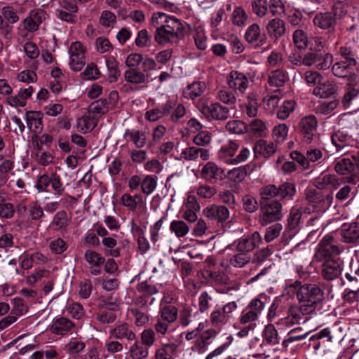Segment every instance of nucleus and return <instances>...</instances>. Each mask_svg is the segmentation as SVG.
I'll use <instances>...</instances> for the list:
<instances>
[{
	"instance_id": "1",
	"label": "nucleus",
	"mask_w": 359,
	"mask_h": 359,
	"mask_svg": "<svg viewBox=\"0 0 359 359\" xmlns=\"http://www.w3.org/2000/svg\"><path fill=\"white\" fill-rule=\"evenodd\" d=\"M299 304L305 306L312 313L322 309V303L325 299L323 289L315 283H305L300 287L297 294Z\"/></svg>"
},
{
	"instance_id": "2",
	"label": "nucleus",
	"mask_w": 359,
	"mask_h": 359,
	"mask_svg": "<svg viewBox=\"0 0 359 359\" xmlns=\"http://www.w3.org/2000/svg\"><path fill=\"white\" fill-rule=\"evenodd\" d=\"M341 253L337 241L331 233L326 234L319 242L316 250L314 258L317 262L334 259Z\"/></svg>"
},
{
	"instance_id": "3",
	"label": "nucleus",
	"mask_w": 359,
	"mask_h": 359,
	"mask_svg": "<svg viewBox=\"0 0 359 359\" xmlns=\"http://www.w3.org/2000/svg\"><path fill=\"white\" fill-rule=\"evenodd\" d=\"M259 222L262 226H266L276 222L283 217L282 204L278 200H273L268 203H261Z\"/></svg>"
},
{
	"instance_id": "4",
	"label": "nucleus",
	"mask_w": 359,
	"mask_h": 359,
	"mask_svg": "<svg viewBox=\"0 0 359 359\" xmlns=\"http://www.w3.org/2000/svg\"><path fill=\"white\" fill-rule=\"evenodd\" d=\"M199 111L208 119L226 120L229 116V108L218 102L208 104L206 100H201L197 104Z\"/></svg>"
},
{
	"instance_id": "5",
	"label": "nucleus",
	"mask_w": 359,
	"mask_h": 359,
	"mask_svg": "<svg viewBox=\"0 0 359 359\" xmlns=\"http://www.w3.org/2000/svg\"><path fill=\"white\" fill-rule=\"evenodd\" d=\"M338 12L330 11L320 12L313 18V25L327 34H334L337 25Z\"/></svg>"
},
{
	"instance_id": "6",
	"label": "nucleus",
	"mask_w": 359,
	"mask_h": 359,
	"mask_svg": "<svg viewBox=\"0 0 359 359\" xmlns=\"http://www.w3.org/2000/svg\"><path fill=\"white\" fill-rule=\"evenodd\" d=\"M318 121L314 115H309L302 118L299 123V131L302 141L311 144L319 140V135L316 133Z\"/></svg>"
},
{
	"instance_id": "7",
	"label": "nucleus",
	"mask_w": 359,
	"mask_h": 359,
	"mask_svg": "<svg viewBox=\"0 0 359 359\" xmlns=\"http://www.w3.org/2000/svg\"><path fill=\"white\" fill-rule=\"evenodd\" d=\"M306 200L312 205L318 212H325L332 204L333 196L325 194L315 189H309L305 191Z\"/></svg>"
},
{
	"instance_id": "8",
	"label": "nucleus",
	"mask_w": 359,
	"mask_h": 359,
	"mask_svg": "<svg viewBox=\"0 0 359 359\" xmlns=\"http://www.w3.org/2000/svg\"><path fill=\"white\" fill-rule=\"evenodd\" d=\"M334 170L341 175H348L345 182L356 184L359 182V172H356L353 159L351 158H339L334 161Z\"/></svg>"
},
{
	"instance_id": "9",
	"label": "nucleus",
	"mask_w": 359,
	"mask_h": 359,
	"mask_svg": "<svg viewBox=\"0 0 359 359\" xmlns=\"http://www.w3.org/2000/svg\"><path fill=\"white\" fill-rule=\"evenodd\" d=\"M294 161H297L304 169H309L311 163H315L323 158L322 151L316 148H309L306 155L297 151H292L290 154Z\"/></svg>"
},
{
	"instance_id": "10",
	"label": "nucleus",
	"mask_w": 359,
	"mask_h": 359,
	"mask_svg": "<svg viewBox=\"0 0 359 359\" xmlns=\"http://www.w3.org/2000/svg\"><path fill=\"white\" fill-rule=\"evenodd\" d=\"M46 18L47 13L44 10L35 8L29 11L28 15L20 22V24L29 32L34 34L39 29L40 25Z\"/></svg>"
},
{
	"instance_id": "11",
	"label": "nucleus",
	"mask_w": 359,
	"mask_h": 359,
	"mask_svg": "<svg viewBox=\"0 0 359 359\" xmlns=\"http://www.w3.org/2000/svg\"><path fill=\"white\" fill-rule=\"evenodd\" d=\"M358 66L338 60L332 66V72L336 77L346 79L347 81L359 79V75L355 73Z\"/></svg>"
},
{
	"instance_id": "12",
	"label": "nucleus",
	"mask_w": 359,
	"mask_h": 359,
	"mask_svg": "<svg viewBox=\"0 0 359 359\" xmlns=\"http://www.w3.org/2000/svg\"><path fill=\"white\" fill-rule=\"evenodd\" d=\"M309 332H304L302 327H297L289 331L282 341V347L284 350H293L300 344L309 335Z\"/></svg>"
},
{
	"instance_id": "13",
	"label": "nucleus",
	"mask_w": 359,
	"mask_h": 359,
	"mask_svg": "<svg viewBox=\"0 0 359 359\" xmlns=\"http://www.w3.org/2000/svg\"><path fill=\"white\" fill-rule=\"evenodd\" d=\"M109 335L111 339L120 341L126 339L132 341L137 339V334L127 323H121L110 328Z\"/></svg>"
},
{
	"instance_id": "14",
	"label": "nucleus",
	"mask_w": 359,
	"mask_h": 359,
	"mask_svg": "<svg viewBox=\"0 0 359 359\" xmlns=\"http://www.w3.org/2000/svg\"><path fill=\"white\" fill-rule=\"evenodd\" d=\"M163 110L165 116L168 117L174 123H177L186 114V109L184 104L178 102L175 99L168 100L165 103L163 104Z\"/></svg>"
},
{
	"instance_id": "15",
	"label": "nucleus",
	"mask_w": 359,
	"mask_h": 359,
	"mask_svg": "<svg viewBox=\"0 0 359 359\" xmlns=\"http://www.w3.org/2000/svg\"><path fill=\"white\" fill-rule=\"evenodd\" d=\"M228 85L237 95H243L249 86V81L246 75L238 71L231 72L228 78Z\"/></svg>"
},
{
	"instance_id": "16",
	"label": "nucleus",
	"mask_w": 359,
	"mask_h": 359,
	"mask_svg": "<svg viewBox=\"0 0 359 359\" xmlns=\"http://www.w3.org/2000/svg\"><path fill=\"white\" fill-rule=\"evenodd\" d=\"M341 263L334 259H328L323 261L321 265V276L326 280H333L341 273Z\"/></svg>"
},
{
	"instance_id": "17",
	"label": "nucleus",
	"mask_w": 359,
	"mask_h": 359,
	"mask_svg": "<svg viewBox=\"0 0 359 359\" xmlns=\"http://www.w3.org/2000/svg\"><path fill=\"white\" fill-rule=\"evenodd\" d=\"M201 175L203 179L209 182L220 181L226 177L224 170L211 161L203 167Z\"/></svg>"
},
{
	"instance_id": "18",
	"label": "nucleus",
	"mask_w": 359,
	"mask_h": 359,
	"mask_svg": "<svg viewBox=\"0 0 359 359\" xmlns=\"http://www.w3.org/2000/svg\"><path fill=\"white\" fill-rule=\"evenodd\" d=\"M359 96V79L347 81L345 85V93L342 97L341 103L345 109H349L353 102Z\"/></svg>"
},
{
	"instance_id": "19",
	"label": "nucleus",
	"mask_w": 359,
	"mask_h": 359,
	"mask_svg": "<svg viewBox=\"0 0 359 359\" xmlns=\"http://www.w3.org/2000/svg\"><path fill=\"white\" fill-rule=\"evenodd\" d=\"M203 215L210 219L223 224L229 218V210L224 205H212L203 210Z\"/></svg>"
},
{
	"instance_id": "20",
	"label": "nucleus",
	"mask_w": 359,
	"mask_h": 359,
	"mask_svg": "<svg viewBox=\"0 0 359 359\" xmlns=\"http://www.w3.org/2000/svg\"><path fill=\"white\" fill-rule=\"evenodd\" d=\"M34 93V88L29 86L25 88H20L17 95L6 97L5 102L11 107H24L27 104V100Z\"/></svg>"
},
{
	"instance_id": "21",
	"label": "nucleus",
	"mask_w": 359,
	"mask_h": 359,
	"mask_svg": "<svg viewBox=\"0 0 359 359\" xmlns=\"http://www.w3.org/2000/svg\"><path fill=\"white\" fill-rule=\"evenodd\" d=\"M75 327V324L71 320L65 317L55 318L50 327V331L55 334L64 336L72 333Z\"/></svg>"
},
{
	"instance_id": "22",
	"label": "nucleus",
	"mask_w": 359,
	"mask_h": 359,
	"mask_svg": "<svg viewBox=\"0 0 359 359\" xmlns=\"http://www.w3.org/2000/svg\"><path fill=\"white\" fill-rule=\"evenodd\" d=\"M337 60L358 66V55L355 48L348 43L341 46L336 53Z\"/></svg>"
},
{
	"instance_id": "23",
	"label": "nucleus",
	"mask_w": 359,
	"mask_h": 359,
	"mask_svg": "<svg viewBox=\"0 0 359 359\" xmlns=\"http://www.w3.org/2000/svg\"><path fill=\"white\" fill-rule=\"evenodd\" d=\"M136 290L141 294V295L137 298V302L142 306L147 304V297L156 294L159 292L158 286L151 284L147 280L139 283L136 286Z\"/></svg>"
},
{
	"instance_id": "24",
	"label": "nucleus",
	"mask_w": 359,
	"mask_h": 359,
	"mask_svg": "<svg viewBox=\"0 0 359 359\" xmlns=\"http://www.w3.org/2000/svg\"><path fill=\"white\" fill-rule=\"evenodd\" d=\"M262 243V237L258 231H255L250 237L240 239L236 245L237 252L249 254Z\"/></svg>"
},
{
	"instance_id": "25",
	"label": "nucleus",
	"mask_w": 359,
	"mask_h": 359,
	"mask_svg": "<svg viewBox=\"0 0 359 359\" xmlns=\"http://www.w3.org/2000/svg\"><path fill=\"white\" fill-rule=\"evenodd\" d=\"M245 38L249 43L254 45L256 48L262 46L266 41L265 34H261L260 27L257 23H253L248 27Z\"/></svg>"
},
{
	"instance_id": "26",
	"label": "nucleus",
	"mask_w": 359,
	"mask_h": 359,
	"mask_svg": "<svg viewBox=\"0 0 359 359\" xmlns=\"http://www.w3.org/2000/svg\"><path fill=\"white\" fill-rule=\"evenodd\" d=\"M341 241L346 243H355L359 242V224H344L339 231Z\"/></svg>"
},
{
	"instance_id": "27",
	"label": "nucleus",
	"mask_w": 359,
	"mask_h": 359,
	"mask_svg": "<svg viewBox=\"0 0 359 359\" xmlns=\"http://www.w3.org/2000/svg\"><path fill=\"white\" fill-rule=\"evenodd\" d=\"M43 114L40 111H29L25 114L27 125L31 133L40 134L43 128Z\"/></svg>"
},
{
	"instance_id": "28",
	"label": "nucleus",
	"mask_w": 359,
	"mask_h": 359,
	"mask_svg": "<svg viewBox=\"0 0 359 359\" xmlns=\"http://www.w3.org/2000/svg\"><path fill=\"white\" fill-rule=\"evenodd\" d=\"M266 29L270 38L277 41L285 34V23L283 20L276 18L269 21Z\"/></svg>"
},
{
	"instance_id": "29",
	"label": "nucleus",
	"mask_w": 359,
	"mask_h": 359,
	"mask_svg": "<svg viewBox=\"0 0 359 359\" xmlns=\"http://www.w3.org/2000/svg\"><path fill=\"white\" fill-rule=\"evenodd\" d=\"M351 140L352 136L346 128H341L335 130L331 135L332 143L335 146L337 151L349 144Z\"/></svg>"
},
{
	"instance_id": "30",
	"label": "nucleus",
	"mask_w": 359,
	"mask_h": 359,
	"mask_svg": "<svg viewBox=\"0 0 359 359\" xmlns=\"http://www.w3.org/2000/svg\"><path fill=\"white\" fill-rule=\"evenodd\" d=\"M238 149V144L236 142H230L221 147L218 151V158L226 164H235L233 158Z\"/></svg>"
},
{
	"instance_id": "31",
	"label": "nucleus",
	"mask_w": 359,
	"mask_h": 359,
	"mask_svg": "<svg viewBox=\"0 0 359 359\" xmlns=\"http://www.w3.org/2000/svg\"><path fill=\"white\" fill-rule=\"evenodd\" d=\"M124 137L127 141L132 142L137 148L141 149L147 144V133L143 130L127 129Z\"/></svg>"
},
{
	"instance_id": "32",
	"label": "nucleus",
	"mask_w": 359,
	"mask_h": 359,
	"mask_svg": "<svg viewBox=\"0 0 359 359\" xmlns=\"http://www.w3.org/2000/svg\"><path fill=\"white\" fill-rule=\"evenodd\" d=\"M325 339L327 342H332L333 340V336L331 335V332L328 327L324 328L310 337L309 346L316 351L319 350L321 346V340ZM324 342L323 341V344H324Z\"/></svg>"
},
{
	"instance_id": "33",
	"label": "nucleus",
	"mask_w": 359,
	"mask_h": 359,
	"mask_svg": "<svg viewBox=\"0 0 359 359\" xmlns=\"http://www.w3.org/2000/svg\"><path fill=\"white\" fill-rule=\"evenodd\" d=\"M121 204L130 212H135L137 208L142 206L144 203L143 197L140 194L130 195L128 193H124L121 197Z\"/></svg>"
},
{
	"instance_id": "34",
	"label": "nucleus",
	"mask_w": 359,
	"mask_h": 359,
	"mask_svg": "<svg viewBox=\"0 0 359 359\" xmlns=\"http://www.w3.org/2000/svg\"><path fill=\"white\" fill-rule=\"evenodd\" d=\"M253 150L255 156L259 154L264 158H269L276 153L277 147L273 142L259 140L256 142Z\"/></svg>"
},
{
	"instance_id": "35",
	"label": "nucleus",
	"mask_w": 359,
	"mask_h": 359,
	"mask_svg": "<svg viewBox=\"0 0 359 359\" xmlns=\"http://www.w3.org/2000/svg\"><path fill=\"white\" fill-rule=\"evenodd\" d=\"M165 27L172 33L179 40L184 36V27L182 21L172 15H167Z\"/></svg>"
},
{
	"instance_id": "36",
	"label": "nucleus",
	"mask_w": 359,
	"mask_h": 359,
	"mask_svg": "<svg viewBox=\"0 0 359 359\" xmlns=\"http://www.w3.org/2000/svg\"><path fill=\"white\" fill-rule=\"evenodd\" d=\"M154 40L159 45L165 46L168 43H175L179 39L163 25L156 29Z\"/></svg>"
},
{
	"instance_id": "37",
	"label": "nucleus",
	"mask_w": 359,
	"mask_h": 359,
	"mask_svg": "<svg viewBox=\"0 0 359 359\" xmlns=\"http://www.w3.org/2000/svg\"><path fill=\"white\" fill-rule=\"evenodd\" d=\"M206 85L203 81H194L193 83L187 85L183 90V97L187 99L194 100L196 97L201 96L205 89Z\"/></svg>"
},
{
	"instance_id": "38",
	"label": "nucleus",
	"mask_w": 359,
	"mask_h": 359,
	"mask_svg": "<svg viewBox=\"0 0 359 359\" xmlns=\"http://www.w3.org/2000/svg\"><path fill=\"white\" fill-rule=\"evenodd\" d=\"M337 92L336 85L328 81L320 82L313 90V94L320 98H327Z\"/></svg>"
},
{
	"instance_id": "39",
	"label": "nucleus",
	"mask_w": 359,
	"mask_h": 359,
	"mask_svg": "<svg viewBox=\"0 0 359 359\" xmlns=\"http://www.w3.org/2000/svg\"><path fill=\"white\" fill-rule=\"evenodd\" d=\"M127 82L134 84H142L147 82L149 75L142 72L140 68L127 69L124 73Z\"/></svg>"
},
{
	"instance_id": "40",
	"label": "nucleus",
	"mask_w": 359,
	"mask_h": 359,
	"mask_svg": "<svg viewBox=\"0 0 359 359\" xmlns=\"http://www.w3.org/2000/svg\"><path fill=\"white\" fill-rule=\"evenodd\" d=\"M108 80L110 83L116 82L121 76L118 62L113 56H105Z\"/></svg>"
},
{
	"instance_id": "41",
	"label": "nucleus",
	"mask_w": 359,
	"mask_h": 359,
	"mask_svg": "<svg viewBox=\"0 0 359 359\" xmlns=\"http://www.w3.org/2000/svg\"><path fill=\"white\" fill-rule=\"evenodd\" d=\"M98 117L88 111L78 120V126L84 133L92 130L97 124Z\"/></svg>"
},
{
	"instance_id": "42",
	"label": "nucleus",
	"mask_w": 359,
	"mask_h": 359,
	"mask_svg": "<svg viewBox=\"0 0 359 359\" xmlns=\"http://www.w3.org/2000/svg\"><path fill=\"white\" fill-rule=\"evenodd\" d=\"M278 197L282 200H292L296 194V186L292 182H283L278 187H276Z\"/></svg>"
},
{
	"instance_id": "43",
	"label": "nucleus",
	"mask_w": 359,
	"mask_h": 359,
	"mask_svg": "<svg viewBox=\"0 0 359 359\" xmlns=\"http://www.w3.org/2000/svg\"><path fill=\"white\" fill-rule=\"evenodd\" d=\"M178 317V309L173 305L162 306L159 311V318L171 325L176 321Z\"/></svg>"
},
{
	"instance_id": "44",
	"label": "nucleus",
	"mask_w": 359,
	"mask_h": 359,
	"mask_svg": "<svg viewBox=\"0 0 359 359\" xmlns=\"http://www.w3.org/2000/svg\"><path fill=\"white\" fill-rule=\"evenodd\" d=\"M102 244L104 247L106 255L112 257H118L121 255V248L117 247V241L114 237L107 236L102 238Z\"/></svg>"
},
{
	"instance_id": "45",
	"label": "nucleus",
	"mask_w": 359,
	"mask_h": 359,
	"mask_svg": "<svg viewBox=\"0 0 359 359\" xmlns=\"http://www.w3.org/2000/svg\"><path fill=\"white\" fill-rule=\"evenodd\" d=\"M135 343L130 346L129 353L133 359H145L149 355V348L140 341L134 340Z\"/></svg>"
},
{
	"instance_id": "46",
	"label": "nucleus",
	"mask_w": 359,
	"mask_h": 359,
	"mask_svg": "<svg viewBox=\"0 0 359 359\" xmlns=\"http://www.w3.org/2000/svg\"><path fill=\"white\" fill-rule=\"evenodd\" d=\"M109 102L106 98H100L93 102L88 107V111L93 114L97 117H100L108 111Z\"/></svg>"
},
{
	"instance_id": "47",
	"label": "nucleus",
	"mask_w": 359,
	"mask_h": 359,
	"mask_svg": "<svg viewBox=\"0 0 359 359\" xmlns=\"http://www.w3.org/2000/svg\"><path fill=\"white\" fill-rule=\"evenodd\" d=\"M268 297L266 295L262 294L252 299L248 306H246L248 309L253 311V313L259 316L262 311L264 310L265 305L267 302Z\"/></svg>"
},
{
	"instance_id": "48",
	"label": "nucleus",
	"mask_w": 359,
	"mask_h": 359,
	"mask_svg": "<svg viewBox=\"0 0 359 359\" xmlns=\"http://www.w3.org/2000/svg\"><path fill=\"white\" fill-rule=\"evenodd\" d=\"M15 208L13 203L6 202L5 196L0 192V217L11 219L13 217Z\"/></svg>"
},
{
	"instance_id": "49",
	"label": "nucleus",
	"mask_w": 359,
	"mask_h": 359,
	"mask_svg": "<svg viewBox=\"0 0 359 359\" xmlns=\"http://www.w3.org/2000/svg\"><path fill=\"white\" fill-rule=\"evenodd\" d=\"M251 11L259 18H264L268 13V0H251Z\"/></svg>"
},
{
	"instance_id": "50",
	"label": "nucleus",
	"mask_w": 359,
	"mask_h": 359,
	"mask_svg": "<svg viewBox=\"0 0 359 359\" xmlns=\"http://www.w3.org/2000/svg\"><path fill=\"white\" fill-rule=\"evenodd\" d=\"M170 231L176 237H184L189 231V226L182 220H173L170 225Z\"/></svg>"
},
{
	"instance_id": "51",
	"label": "nucleus",
	"mask_w": 359,
	"mask_h": 359,
	"mask_svg": "<svg viewBox=\"0 0 359 359\" xmlns=\"http://www.w3.org/2000/svg\"><path fill=\"white\" fill-rule=\"evenodd\" d=\"M286 80V74L281 69H276L270 73L268 78V83L270 86L280 87L284 85Z\"/></svg>"
},
{
	"instance_id": "52",
	"label": "nucleus",
	"mask_w": 359,
	"mask_h": 359,
	"mask_svg": "<svg viewBox=\"0 0 359 359\" xmlns=\"http://www.w3.org/2000/svg\"><path fill=\"white\" fill-rule=\"evenodd\" d=\"M338 104H339V102L337 100H333L331 101H324V102H320L315 107V112L317 114H320V115H324V116L330 115L337 107Z\"/></svg>"
},
{
	"instance_id": "53",
	"label": "nucleus",
	"mask_w": 359,
	"mask_h": 359,
	"mask_svg": "<svg viewBox=\"0 0 359 359\" xmlns=\"http://www.w3.org/2000/svg\"><path fill=\"white\" fill-rule=\"evenodd\" d=\"M264 337L268 344L273 346L278 344L280 340L278 330L271 324L266 326L264 330Z\"/></svg>"
},
{
	"instance_id": "54",
	"label": "nucleus",
	"mask_w": 359,
	"mask_h": 359,
	"mask_svg": "<svg viewBox=\"0 0 359 359\" xmlns=\"http://www.w3.org/2000/svg\"><path fill=\"white\" fill-rule=\"evenodd\" d=\"M304 309L305 306L302 304H299V306H292L289 309V316L292 317V320L299 323L301 320L304 321V316L313 314L309 309Z\"/></svg>"
},
{
	"instance_id": "55",
	"label": "nucleus",
	"mask_w": 359,
	"mask_h": 359,
	"mask_svg": "<svg viewBox=\"0 0 359 359\" xmlns=\"http://www.w3.org/2000/svg\"><path fill=\"white\" fill-rule=\"evenodd\" d=\"M296 102L293 100H286L280 106L277 111V117L281 120H285L294 110Z\"/></svg>"
},
{
	"instance_id": "56",
	"label": "nucleus",
	"mask_w": 359,
	"mask_h": 359,
	"mask_svg": "<svg viewBox=\"0 0 359 359\" xmlns=\"http://www.w3.org/2000/svg\"><path fill=\"white\" fill-rule=\"evenodd\" d=\"M226 130L231 134L241 135L247 133V123L241 120L229 121L226 124Z\"/></svg>"
},
{
	"instance_id": "57",
	"label": "nucleus",
	"mask_w": 359,
	"mask_h": 359,
	"mask_svg": "<svg viewBox=\"0 0 359 359\" xmlns=\"http://www.w3.org/2000/svg\"><path fill=\"white\" fill-rule=\"evenodd\" d=\"M266 130V123L261 119L255 118L247 124V133L261 137Z\"/></svg>"
},
{
	"instance_id": "58",
	"label": "nucleus",
	"mask_w": 359,
	"mask_h": 359,
	"mask_svg": "<svg viewBox=\"0 0 359 359\" xmlns=\"http://www.w3.org/2000/svg\"><path fill=\"white\" fill-rule=\"evenodd\" d=\"M276 186L273 184H269L267 186H265L260 190V200H259V204L261 203H268L271 202V198L274 197H278L277 192H276Z\"/></svg>"
},
{
	"instance_id": "59",
	"label": "nucleus",
	"mask_w": 359,
	"mask_h": 359,
	"mask_svg": "<svg viewBox=\"0 0 359 359\" xmlns=\"http://www.w3.org/2000/svg\"><path fill=\"white\" fill-rule=\"evenodd\" d=\"M177 346L175 344H166L156 351L155 359H174L172 353L175 352Z\"/></svg>"
},
{
	"instance_id": "60",
	"label": "nucleus",
	"mask_w": 359,
	"mask_h": 359,
	"mask_svg": "<svg viewBox=\"0 0 359 359\" xmlns=\"http://www.w3.org/2000/svg\"><path fill=\"white\" fill-rule=\"evenodd\" d=\"M157 185V177L147 175L141 183V189L146 195H150L156 189Z\"/></svg>"
},
{
	"instance_id": "61",
	"label": "nucleus",
	"mask_w": 359,
	"mask_h": 359,
	"mask_svg": "<svg viewBox=\"0 0 359 359\" xmlns=\"http://www.w3.org/2000/svg\"><path fill=\"white\" fill-rule=\"evenodd\" d=\"M288 133V127L285 123H280L276 126L272 131V136L273 140L276 143H283Z\"/></svg>"
},
{
	"instance_id": "62",
	"label": "nucleus",
	"mask_w": 359,
	"mask_h": 359,
	"mask_svg": "<svg viewBox=\"0 0 359 359\" xmlns=\"http://www.w3.org/2000/svg\"><path fill=\"white\" fill-rule=\"evenodd\" d=\"M248 18L245 10L241 6H237L232 13L231 20L234 25L241 27L245 25Z\"/></svg>"
},
{
	"instance_id": "63",
	"label": "nucleus",
	"mask_w": 359,
	"mask_h": 359,
	"mask_svg": "<svg viewBox=\"0 0 359 359\" xmlns=\"http://www.w3.org/2000/svg\"><path fill=\"white\" fill-rule=\"evenodd\" d=\"M84 258L88 264L95 266H100L105 262L104 257L97 252L91 250H87L86 251Z\"/></svg>"
},
{
	"instance_id": "64",
	"label": "nucleus",
	"mask_w": 359,
	"mask_h": 359,
	"mask_svg": "<svg viewBox=\"0 0 359 359\" xmlns=\"http://www.w3.org/2000/svg\"><path fill=\"white\" fill-rule=\"evenodd\" d=\"M53 179V172L50 175L44 173L37 177L35 184L36 189L39 192H48V187L50 186V182Z\"/></svg>"
}]
</instances>
